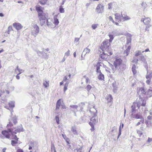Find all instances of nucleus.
<instances>
[{
	"mask_svg": "<svg viewBox=\"0 0 152 152\" xmlns=\"http://www.w3.org/2000/svg\"><path fill=\"white\" fill-rule=\"evenodd\" d=\"M36 10L38 13V17L39 19V23L41 26H43L45 23L50 27L53 28L58 25L59 23L58 19L56 17H54L53 23L48 22V16L47 13H45L43 11V8L39 5L35 7Z\"/></svg>",
	"mask_w": 152,
	"mask_h": 152,
	"instance_id": "1",
	"label": "nucleus"
},
{
	"mask_svg": "<svg viewBox=\"0 0 152 152\" xmlns=\"http://www.w3.org/2000/svg\"><path fill=\"white\" fill-rule=\"evenodd\" d=\"M137 92L140 97L139 100L138 102H134L132 106V111L133 113L135 112L136 110V107L139 109L140 106L143 107L145 106L146 104V101L143 99L141 97V96H143L146 94V92L143 88H137Z\"/></svg>",
	"mask_w": 152,
	"mask_h": 152,
	"instance_id": "2",
	"label": "nucleus"
},
{
	"mask_svg": "<svg viewBox=\"0 0 152 152\" xmlns=\"http://www.w3.org/2000/svg\"><path fill=\"white\" fill-rule=\"evenodd\" d=\"M142 22H143L144 25H145V31H148L149 30V28L151 26L150 24L151 22V19L149 17H145L142 18L140 20Z\"/></svg>",
	"mask_w": 152,
	"mask_h": 152,
	"instance_id": "3",
	"label": "nucleus"
},
{
	"mask_svg": "<svg viewBox=\"0 0 152 152\" xmlns=\"http://www.w3.org/2000/svg\"><path fill=\"white\" fill-rule=\"evenodd\" d=\"M111 43L108 39L104 40L101 44L100 46V49L103 51L107 48H110Z\"/></svg>",
	"mask_w": 152,
	"mask_h": 152,
	"instance_id": "4",
	"label": "nucleus"
},
{
	"mask_svg": "<svg viewBox=\"0 0 152 152\" xmlns=\"http://www.w3.org/2000/svg\"><path fill=\"white\" fill-rule=\"evenodd\" d=\"M123 63V60L120 58H116L114 61L113 64L116 69H119Z\"/></svg>",
	"mask_w": 152,
	"mask_h": 152,
	"instance_id": "5",
	"label": "nucleus"
},
{
	"mask_svg": "<svg viewBox=\"0 0 152 152\" xmlns=\"http://www.w3.org/2000/svg\"><path fill=\"white\" fill-rule=\"evenodd\" d=\"M8 131H7L6 130L3 131L1 132V133L2 134L6 137L7 138H10V134L9 132L12 133V134L13 132H12V131H13V129H9L8 130Z\"/></svg>",
	"mask_w": 152,
	"mask_h": 152,
	"instance_id": "6",
	"label": "nucleus"
},
{
	"mask_svg": "<svg viewBox=\"0 0 152 152\" xmlns=\"http://www.w3.org/2000/svg\"><path fill=\"white\" fill-rule=\"evenodd\" d=\"M104 10V6L101 4H99L97 6L96 10L98 13H102Z\"/></svg>",
	"mask_w": 152,
	"mask_h": 152,
	"instance_id": "7",
	"label": "nucleus"
},
{
	"mask_svg": "<svg viewBox=\"0 0 152 152\" xmlns=\"http://www.w3.org/2000/svg\"><path fill=\"white\" fill-rule=\"evenodd\" d=\"M34 29L32 31V34L36 36L39 33V26L36 24H34L33 26Z\"/></svg>",
	"mask_w": 152,
	"mask_h": 152,
	"instance_id": "8",
	"label": "nucleus"
},
{
	"mask_svg": "<svg viewBox=\"0 0 152 152\" xmlns=\"http://www.w3.org/2000/svg\"><path fill=\"white\" fill-rule=\"evenodd\" d=\"M100 57L103 60L105 61L109 60L110 57L106 53L103 51L102 54L100 55Z\"/></svg>",
	"mask_w": 152,
	"mask_h": 152,
	"instance_id": "9",
	"label": "nucleus"
},
{
	"mask_svg": "<svg viewBox=\"0 0 152 152\" xmlns=\"http://www.w3.org/2000/svg\"><path fill=\"white\" fill-rule=\"evenodd\" d=\"M94 116L90 119V121L89 122V124H95L98 122V118L97 115H93Z\"/></svg>",
	"mask_w": 152,
	"mask_h": 152,
	"instance_id": "10",
	"label": "nucleus"
},
{
	"mask_svg": "<svg viewBox=\"0 0 152 152\" xmlns=\"http://www.w3.org/2000/svg\"><path fill=\"white\" fill-rule=\"evenodd\" d=\"M115 16V19L116 20L115 22H117L118 23L122 21V16L118 13H116L114 15Z\"/></svg>",
	"mask_w": 152,
	"mask_h": 152,
	"instance_id": "11",
	"label": "nucleus"
},
{
	"mask_svg": "<svg viewBox=\"0 0 152 152\" xmlns=\"http://www.w3.org/2000/svg\"><path fill=\"white\" fill-rule=\"evenodd\" d=\"M135 118L137 119H140V122L142 124H143L144 122V120L142 115L140 113H137L135 115Z\"/></svg>",
	"mask_w": 152,
	"mask_h": 152,
	"instance_id": "12",
	"label": "nucleus"
},
{
	"mask_svg": "<svg viewBox=\"0 0 152 152\" xmlns=\"http://www.w3.org/2000/svg\"><path fill=\"white\" fill-rule=\"evenodd\" d=\"M13 26L18 30L21 29L23 28V26L19 23H14L13 24Z\"/></svg>",
	"mask_w": 152,
	"mask_h": 152,
	"instance_id": "13",
	"label": "nucleus"
},
{
	"mask_svg": "<svg viewBox=\"0 0 152 152\" xmlns=\"http://www.w3.org/2000/svg\"><path fill=\"white\" fill-rule=\"evenodd\" d=\"M106 99L107 100V104L111 103V104H110L109 106V107H110L112 105V103L113 102V98L112 97L111 95L110 94L108 95L106 97Z\"/></svg>",
	"mask_w": 152,
	"mask_h": 152,
	"instance_id": "14",
	"label": "nucleus"
},
{
	"mask_svg": "<svg viewBox=\"0 0 152 152\" xmlns=\"http://www.w3.org/2000/svg\"><path fill=\"white\" fill-rule=\"evenodd\" d=\"M104 51L107 54L109 57L113 55V53L112 49L110 48L104 50Z\"/></svg>",
	"mask_w": 152,
	"mask_h": 152,
	"instance_id": "15",
	"label": "nucleus"
},
{
	"mask_svg": "<svg viewBox=\"0 0 152 152\" xmlns=\"http://www.w3.org/2000/svg\"><path fill=\"white\" fill-rule=\"evenodd\" d=\"M23 131L22 126L21 125L20 126L18 127L17 129L15 130V131L13 132L12 134H16L17 133L23 132Z\"/></svg>",
	"mask_w": 152,
	"mask_h": 152,
	"instance_id": "16",
	"label": "nucleus"
},
{
	"mask_svg": "<svg viewBox=\"0 0 152 152\" xmlns=\"http://www.w3.org/2000/svg\"><path fill=\"white\" fill-rule=\"evenodd\" d=\"M126 44H128L130 43L131 42V37L132 35L129 33H127L126 34Z\"/></svg>",
	"mask_w": 152,
	"mask_h": 152,
	"instance_id": "17",
	"label": "nucleus"
},
{
	"mask_svg": "<svg viewBox=\"0 0 152 152\" xmlns=\"http://www.w3.org/2000/svg\"><path fill=\"white\" fill-rule=\"evenodd\" d=\"M89 111L91 112V114H92L93 115H97V111L95 108V107L94 106H93L92 108H91L90 109Z\"/></svg>",
	"mask_w": 152,
	"mask_h": 152,
	"instance_id": "18",
	"label": "nucleus"
},
{
	"mask_svg": "<svg viewBox=\"0 0 152 152\" xmlns=\"http://www.w3.org/2000/svg\"><path fill=\"white\" fill-rule=\"evenodd\" d=\"M98 78L100 80L104 81V75L102 73L99 74L98 76Z\"/></svg>",
	"mask_w": 152,
	"mask_h": 152,
	"instance_id": "19",
	"label": "nucleus"
},
{
	"mask_svg": "<svg viewBox=\"0 0 152 152\" xmlns=\"http://www.w3.org/2000/svg\"><path fill=\"white\" fill-rule=\"evenodd\" d=\"M108 18L109 20L112 22L113 24H114L117 26H119V24L117 22L113 20V17L111 16H109Z\"/></svg>",
	"mask_w": 152,
	"mask_h": 152,
	"instance_id": "20",
	"label": "nucleus"
},
{
	"mask_svg": "<svg viewBox=\"0 0 152 152\" xmlns=\"http://www.w3.org/2000/svg\"><path fill=\"white\" fill-rule=\"evenodd\" d=\"M61 99H59L57 101L56 104V110H58L59 109L61 103Z\"/></svg>",
	"mask_w": 152,
	"mask_h": 152,
	"instance_id": "21",
	"label": "nucleus"
},
{
	"mask_svg": "<svg viewBox=\"0 0 152 152\" xmlns=\"http://www.w3.org/2000/svg\"><path fill=\"white\" fill-rule=\"evenodd\" d=\"M131 48V46H129L126 50L124 51V53L126 54V56L128 55L129 54Z\"/></svg>",
	"mask_w": 152,
	"mask_h": 152,
	"instance_id": "22",
	"label": "nucleus"
},
{
	"mask_svg": "<svg viewBox=\"0 0 152 152\" xmlns=\"http://www.w3.org/2000/svg\"><path fill=\"white\" fill-rule=\"evenodd\" d=\"M132 72L134 75H135L137 73V71L136 69V66L135 65H133L132 67Z\"/></svg>",
	"mask_w": 152,
	"mask_h": 152,
	"instance_id": "23",
	"label": "nucleus"
},
{
	"mask_svg": "<svg viewBox=\"0 0 152 152\" xmlns=\"http://www.w3.org/2000/svg\"><path fill=\"white\" fill-rule=\"evenodd\" d=\"M48 0H39V3L42 5H44L46 4Z\"/></svg>",
	"mask_w": 152,
	"mask_h": 152,
	"instance_id": "24",
	"label": "nucleus"
},
{
	"mask_svg": "<svg viewBox=\"0 0 152 152\" xmlns=\"http://www.w3.org/2000/svg\"><path fill=\"white\" fill-rule=\"evenodd\" d=\"M76 128L75 127H72L71 130L74 134H77L78 133L76 130Z\"/></svg>",
	"mask_w": 152,
	"mask_h": 152,
	"instance_id": "25",
	"label": "nucleus"
},
{
	"mask_svg": "<svg viewBox=\"0 0 152 152\" xmlns=\"http://www.w3.org/2000/svg\"><path fill=\"white\" fill-rule=\"evenodd\" d=\"M148 97H151L152 96V90L149 89L148 91L146 92V94Z\"/></svg>",
	"mask_w": 152,
	"mask_h": 152,
	"instance_id": "26",
	"label": "nucleus"
},
{
	"mask_svg": "<svg viewBox=\"0 0 152 152\" xmlns=\"http://www.w3.org/2000/svg\"><path fill=\"white\" fill-rule=\"evenodd\" d=\"M43 84L45 88H47L49 86V81H45L43 82Z\"/></svg>",
	"mask_w": 152,
	"mask_h": 152,
	"instance_id": "27",
	"label": "nucleus"
},
{
	"mask_svg": "<svg viewBox=\"0 0 152 152\" xmlns=\"http://www.w3.org/2000/svg\"><path fill=\"white\" fill-rule=\"evenodd\" d=\"M18 141L16 140H12L11 141V144L13 146H15V144L18 143Z\"/></svg>",
	"mask_w": 152,
	"mask_h": 152,
	"instance_id": "28",
	"label": "nucleus"
},
{
	"mask_svg": "<svg viewBox=\"0 0 152 152\" xmlns=\"http://www.w3.org/2000/svg\"><path fill=\"white\" fill-rule=\"evenodd\" d=\"M9 105L10 108H13L15 107L14 103L13 102H9Z\"/></svg>",
	"mask_w": 152,
	"mask_h": 152,
	"instance_id": "29",
	"label": "nucleus"
},
{
	"mask_svg": "<svg viewBox=\"0 0 152 152\" xmlns=\"http://www.w3.org/2000/svg\"><path fill=\"white\" fill-rule=\"evenodd\" d=\"M90 51L89 49L86 48L84 49L83 52L85 53L86 54H88L90 52Z\"/></svg>",
	"mask_w": 152,
	"mask_h": 152,
	"instance_id": "30",
	"label": "nucleus"
},
{
	"mask_svg": "<svg viewBox=\"0 0 152 152\" xmlns=\"http://www.w3.org/2000/svg\"><path fill=\"white\" fill-rule=\"evenodd\" d=\"M130 18L128 16H125L122 17L123 20L124 21L127 20H129Z\"/></svg>",
	"mask_w": 152,
	"mask_h": 152,
	"instance_id": "31",
	"label": "nucleus"
},
{
	"mask_svg": "<svg viewBox=\"0 0 152 152\" xmlns=\"http://www.w3.org/2000/svg\"><path fill=\"white\" fill-rule=\"evenodd\" d=\"M141 54V52L140 50H137L135 52L134 55L136 57H137Z\"/></svg>",
	"mask_w": 152,
	"mask_h": 152,
	"instance_id": "32",
	"label": "nucleus"
},
{
	"mask_svg": "<svg viewBox=\"0 0 152 152\" xmlns=\"http://www.w3.org/2000/svg\"><path fill=\"white\" fill-rule=\"evenodd\" d=\"M82 150V147L79 148H77L74 150V152H81Z\"/></svg>",
	"mask_w": 152,
	"mask_h": 152,
	"instance_id": "33",
	"label": "nucleus"
},
{
	"mask_svg": "<svg viewBox=\"0 0 152 152\" xmlns=\"http://www.w3.org/2000/svg\"><path fill=\"white\" fill-rule=\"evenodd\" d=\"M108 36L110 37V39L108 40L110 43H111L114 38L113 35L111 34H109Z\"/></svg>",
	"mask_w": 152,
	"mask_h": 152,
	"instance_id": "34",
	"label": "nucleus"
},
{
	"mask_svg": "<svg viewBox=\"0 0 152 152\" xmlns=\"http://www.w3.org/2000/svg\"><path fill=\"white\" fill-rule=\"evenodd\" d=\"M12 30H13V29H12V26H10L8 27L7 33L8 34H10V32Z\"/></svg>",
	"mask_w": 152,
	"mask_h": 152,
	"instance_id": "35",
	"label": "nucleus"
},
{
	"mask_svg": "<svg viewBox=\"0 0 152 152\" xmlns=\"http://www.w3.org/2000/svg\"><path fill=\"white\" fill-rule=\"evenodd\" d=\"M15 71H16L17 70L18 71V72H19L18 74H21L22 72V70L21 69H19L18 67V66H17L15 69Z\"/></svg>",
	"mask_w": 152,
	"mask_h": 152,
	"instance_id": "36",
	"label": "nucleus"
},
{
	"mask_svg": "<svg viewBox=\"0 0 152 152\" xmlns=\"http://www.w3.org/2000/svg\"><path fill=\"white\" fill-rule=\"evenodd\" d=\"M139 59L141 61H145V58L144 56L143 55H142L140 56Z\"/></svg>",
	"mask_w": 152,
	"mask_h": 152,
	"instance_id": "37",
	"label": "nucleus"
},
{
	"mask_svg": "<svg viewBox=\"0 0 152 152\" xmlns=\"http://www.w3.org/2000/svg\"><path fill=\"white\" fill-rule=\"evenodd\" d=\"M92 88V87L91 85H88L86 87V90L88 91H89Z\"/></svg>",
	"mask_w": 152,
	"mask_h": 152,
	"instance_id": "38",
	"label": "nucleus"
},
{
	"mask_svg": "<svg viewBox=\"0 0 152 152\" xmlns=\"http://www.w3.org/2000/svg\"><path fill=\"white\" fill-rule=\"evenodd\" d=\"M69 83L67 82L64 85V91L65 92L67 89V87Z\"/></svg>",
	"mask_w": 152,
	"mask_h": 152,
	"instance_id": "39",
	"label": "nucleus"
},
{
	"mask_svg": "<svg viewBox=\"0 0 152 152\" xmlns=\"http://www.w3.org/2000/svg\"><path fill=\"white\" fill-rule=\"evenodd\" d=\"M124 126V124L123 123H121L120 126L119 128V135H120L121 134V127L122 128Z\"/></svg>",
	"mask_w": 152,
	"mask_h": 152,
	"instance_id": "40",
	"label": "nucleus"
},
{
	"mask_svg": "<svg viewBox=\"0 0 152 152\" xmlns=\"http://www.w3.org/2000/svg\"><path fill=\"white\" fill-rule=\"evenodd\" d=\"M96 72L97 73H99V74L102 73L101 70L100 69V67L99 66H97Z\"/></svg>",
	"mask_w": 152,
	"mask_h": 152,
	"instance_id": "41",
	"label": "nucleus"
},
{
	"mask_svg": "<svg viewBox=\"0 0 152 152\" xmlns=\"http://www.w3.org/2000/svg\"><path fill=\"white\" fill-rule=\"evenodd\" d=\"M70 55V50H68V51L66 52L65 53L64 57H66L69 56Z\"/></svg>",
	"mask_w": 152,
	"mask_h": 152,
	"instance_id": "42",
	"label": "nucleus"
},
{
	"mask_svg": "<svg viewBox=\"0 0 152 152\" xmlns=\"http://www.w3.org/2000/svg\"><path fill=\"white\" fill-rule=\"evenodd\" d=\"M83 77L86 78V83H90V80L88 77H86L85 75Z\"/></svg>",
	"mask_w": 152,
	"mask_h": 152,
	"instance_id": "43",
	"label": "nucleus"
},
{
	"mask_svg": "<svg viewBox=\"0 0 152 152\" xmlns=\"http://www.w3.org/2000/svg\"><path fill=\"white\" fill-rule=\"evenodd\" d=\"M113 3L112 2L109 3L108 5V8L109 9H111L112 8Z\"/></svg>",
	"mask_w": 152,
	"mask_h": 152,
	"instance_id": "44",
	"label": "nucleus"
},
{
	"mask_svg": "<svg viewBox=\"0 0 152 152\" xmlns=\"http://www.w3.org/2000/svg\"><path fill=\"white\" fill-rule=\"evenodd\" d=\"M56 123L58 124H60L59 119V117L58 116H56Z\"/></svg>",
	"mask_w": 152,
	"mask_h": 152,
	"instance_id": "45",
	"label": "nucleus"
},
{
	"mask_svg": "<svg viewBox=\"0 0 152 152\" xmlns=\"http://www.w3.org/2000/svg\"><path fill=\"white\" fill-rule=\"evenodd\" d=\"M59 12L60 13H64V9L61 7H60L59 8Z\"/></svg>",
	"mask_w": 152,
	"mask_h": 152,
	"instance_id": "46",
	"label": "nucleus"
},
{
	"mask_svg": "<svg viewBox=\"0 0 152 152\" xmlns=\"http://www.w3.org/2000/svg\"><path fill=\"white\" fill-rule=\"evenodd\" d=\"M137 132L140 137H141L143 134V132L142 131H141L140 130H138Z\"/></svg>",
	"mask_w": 152,
	"mask_h": 152,
	"instance_id": "47",
	"label": "nucleus"
},
{
	"mask_svg": "<svg viewBox=\"0 0 152 152\" xmlns=\"http://www.w3.org/2000/svg\"><path fill=\"white\" fill-rule=\"evenodd\" d=\"M152 77V76L151 74L146 76V78L147 79H151Z\"/></svg>",
	"mask_w": 152,
	"mask_h": 152,
	"instance_id": "48",
	"label": "nucleus"
},
{
	"mask_svg": "<svg viewBox=\"0 0 152 152\" xmlns=\"http://www.w3.org/2000/svg\"><path fill=\"white\" fill-rule=\"evenodd\" d=\"M98 26L97 24H94L92 25L91 27L94 29H95Z\"/></svg>",
	"mask_w": 152,
	"mask_h": 152,
	"instance_id": "49",
	"label": "nucleus"
},
{
	"mask_svg": "<svg viewBox=\"0 0 152 152\" xmlns=\"http://www.w3.org/2000/svg\"><path fill=\"white\" fill-rule=\"evenodd\" d=\"M91 126V131H93L94 130V124H89Z\"/></svg>",
	"mask_w": 152,
	"mask_h": 152,
	"instance_id": "50",
	"label": "nucleus"
},
{
	"mask_svg": "<svg viewBox=\"0 0 152 152\" xmlns=\"http://www.w3.org/2000/svg\"><path fill=\"white\" fill-rule=\"evenodd\" d=\"M12 139H14L16 140H18L19 138L17 137L16 135H15L14 136H13V137L12 138Z\"/></svg>",
	"mask_w": 152,
	"mask_h": 152,
	"instance_id": "51",
	"label": "nucleus"
},
{
	"mask_svg": "<svg viewBox=\"0 0 152 152\" xmlns=\"http://www.w3.org/2000/svg\"><path fill=\"white\" fill-rule=\"evenodd\" d=\"M151 79H148L146 81V82L147 84L150 85L151 83Z\"/></svg>",
	"mask_w": 152,
	"mask_h": 152,
	"instance_id": "52",
	"label": "nucleus"
},
{
	"mask_svg": "<svg viewBox=\"0 0 152 152\" xmlns=\"http://www.w3.org/2000/svg\"><path fill=\"white\" fill-rule=\"evenodd\" d=\"M70 107L72 108L75 109H77L78 107V106L77 105H71Z\"/></svg>",
	"mask_w": 152,
	"mask_h": 152,
	"instance_id": "53",
	"label": "nucleus"
},
{
	"mask_svg": "<svg viewBox=\"0 0 152 152\" xmlns=\"http://www.w3.org/2000/svg\"><path fill=\"white\" fill-rule=\"evenodd\" d=\"M16 152H23V151L22 149L20 148L17 150Z\"/></svg>",
	"mask_w": 152,
	"mask_h": 152,
	"instance_id": "54",
	"label": "nucleus"
},
{
	"mask_svg": "<svg viewBox=\"0 0 152 152\" xmlns=\"http://www.w3.org/2000/svg\"><path fill=\"white\" fill-rule=\"evenodd\" d=\"M13 126L11 122H9V124H7V126L8 127H10Z\"/></svg>",
	"mask_w": 152,
	"mask_h": 152,
	"instance_id": "55",
	"label": "nucleus"
},
{
	"mask_svg": "<svg viewBox=\"0 0 152 152\" xmlns=\"http://www.w3.org/2000/svg\"><path fill=\"white\" fill-rule=\"evenodd\" d=\"M65 139L66 142L68 144H69V139L68 138H66V139Z\"/></svg>",
	"mask_w": 152,
	"mask_h": 152,
	"instance_id": "56",
	"label": "nucleus"
},
{
	"mask_svg": "<svg viewBox=\"0 0 152 152\" xmlns=\"http://www.w3.org/2000/svg\"><path fill=\"white\" fill-rule=\"evenodd\" d=\"M151 141H152V138H150L149 137L147 140V142L149 143Z\"/></svg>",
	"mask_w": 152,
	"mask_h": 152,
	"instance_id": "57",
	"label": "nucleus"
},
{
	"mask_svg": "<svg viewBox=\"0 0 152 152\" xmlns=\"http://www.w3.org/2000/svg\"><path fill=\"white\" fill-rule=\"evenodd\" d=\"M68 80L67 77L66 76H65L64 78L63 81H65Z\"/></svg>",
	"mask_w": 152,
	"mask_h": 152,
	"instance_id": "58",
	"label": "nucleus"
},
{
	"mask_svg": "<svg viewBox=\"0 0 152 152\" xmlns=\"http://www.w3.org/2000/svg\"><path fill=\"white\" fill-rule=\"evenodd\" d=\"M61 108L63 109H66V107L65 105L63 104L61 105Z\"/></svg>",
	"mask_w": 152,
	"mask_h": 152,
	"instance_id": "59",
	"label": "nucleus"
},
{
	"mask_svg": "<svg viewBox=\"0 0 152 152\" xmlns=\"http://www.w3.org/2000/svg\"><path fill=\"white\" fill-rule=\"evenodd\" d=\"M147 118L148 119L151 120L152 119V116L149 115L148 116Z\"/></svg>",
	"mask_w": 152,
	"mask_h": 152,
	"instance_id": "60",
	"label": "nucleus"
},
{
	"mask_svg": "<svg viewBox=\"0 0 152 152\" xmlns=\"http://www.w3.org/2000/svg\"><path fill=\"white\" fill-rule=\"evenodd\" d=\"M19 74H18L16 76V78L17 79H18V80L20 78V77L19 76Z\"/></svg>",
	"mask_w": 152,
	"mask_h": 152,
	"instance_id": "61",
	"label": "nucleus"
},
{
	"mask_svg": "<svg viewBox=\"0 0 152 152\" xmlns=\"http://www.w3.org/2000/svg\"><path fill=\"white\" fill-rule=\"evenodd\" d=\"M141 124H142L141 122H140H140H138L137 124H136V126H139V125H140Z\"/></svg>",
	"mask_w": 152,
	"mask_h": 152,
	"instance_id": "62",
	"label": "nucleus"
},
{
	"mask_svg": "<svg viewBox=\"0 0 152 152\" xmlns=\"http://www.w3.org/2000/svg\"><path fill=\"white\" fill-rule=\"evenodd\" d=\"M7 148H4L2 149V152H5Z\"/></svg>",
	"mask_w": 152,
	"mask_h": 152,
	"instance_id": "63",
	"label": "nucleus"
},
{
	"mask_svg": "<svg viewBox=\"0 0 152 152\" xmlns=\"http://www.w3.org/2000/svg\"><path fill=\"white\" fill-rule=\"evenodd\" d=\"M66 57H64V56L62 60V62H64L66 60Z\"/></svg>",
	"mask_w": 152,
	"mask_h": 152,
	"instance_id": "64",
	"label": "nucleus"
}]
</instances>
